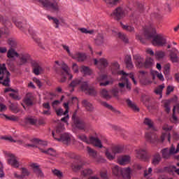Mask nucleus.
Here are the masks:
<instances>
[{"instance_id":"5701e85b","label":"nucleus","mask_w":179,"mask_h":179,"mask_svg":"<svg viewBox=\"0 0 179 179\" xmlns=\"http://www.w3.org/2000/svg\"><path fill=\"white\" fill-rule=\"evenodd\" d=\"M82 104L83 107H85L87 110V111H90V113H92L93 110H94V107H93V104H92L90 102L87 101V100L84 99L82 101Z\"/></svg>"},{"instance_id":"aec40b11","label":"nucleus","mask_w":179,"mask_h":179,"mask_svg":"<svg viewBox=\"0 0 179 179\" xmlns=\"http://www.w3.org/2000/svg\"><path fill=\"white\" fill-rule=\"evenodd\" d=\"M124 62L127 69H132L134 68V64H132V57L131 55H127L124 58Z\"/></svg>"},{"instance_id":"a19ab883","label":"nucleus","mask_w":179,"mask_h":179,"mask_svg":"<svg viewBox=\"0 0 179 179\" xmlns=\"http://www.w3.org/2000/svg\"><path fill=\"white\" fill-rule=\"evenodd\" d=\"M177 167L174 165H170L169 166H165L164 168V171H166V173H174V170H176Z\"/></svg>"},{"instance_id":"a18cd8bd","label":"nucleus","mask_w":179,"mask_h":179,"mask_svg":"<svg viewBox=\"0 0 179 179\" xmlns=\"http://www.w3.org/2000/svg\"><path fill=\"white\" fill-rule=\"evenodd\" d=\"M164 88V84L159 85L157 89L155 90V94H159L162 96V94L163 93V89Z\"/></svg>"},{"instance_id":"473e14b6","label":"nucleus","mask_w":179,"mask_h":179,"mask_svg":"<svg viewBox=\"0 0 179 179\" xmlns=\"http://www.w3.org/2000/svg\"><path fill=\"white\" fill-rule=\"evenodd\" d=\"M117 38H120V40H122L124 43H128V38L127 37V35H125L124 33L122 32H115Z\"/></svg>"},{"instance_id":"6e6552de","label":"nucleus","mask_w":179,"mask_h":179,"mask_svg":"<svg viewBox=\"0 0 179 179\" xmlns=\"http://www.w3.org/2000/svg\"><path fill=\"white\" fill-rule=\"evenodd\" d=\"M30 166L38 178H44V173H43V171L41 170V168H40L39 165L36 163H33L30 165Z\"/></svg>"},{"instance_id":"39448f33","label":"nucleus","mask_w":179,"mask_h":179,"mask_svg":"<svg viewBox=\"0 0 179 179\" xmlns=\"http://www.w3.org/2000/svg\"><path fill=\"white\" fill-rule=\"evenodd\" d=\"M110 69L112 72V75H122L123 76H127L128 75V73L124 71H119L120 64H118V62H113L110 63Z\"/></svg>"},{"instance_id":"9d476101","label":"nucleus","mask_w":179,"mask_h":179,"mask_svg":"<svg viewBox=\"0 0 179 179\" xmlns=\"http://www.w3.org/2000/svg\"><path fill=\"white\" fill-rule=\"evenodd\" d=\"M134 59H135L134 64L136 68H138V69H142V68H143L145 59L140 55H134Z\"/></svg>"},{"instance_id":"1a4fd4ad","label":"nucleus","mask_w":179,"mask_h":179,"mask_svg":"<svg viewBox=\"0 0 179 179\" xmlns=\"http://www.w3.org/2000/svg\"><path fill=\"white\" fill-rule=\"evenodd\" d=\"M7 155L10 157L8 159V164L14 167V169H17L20 166L19 161L17 159V157H16L13 154H8Z\"/></svg>"},{"instance_id":"bf43d9fd","label":"nucleus","mask_w":179,"mask_h":179,"mask_svg":"<svg viewBox=\"0 0 179 179\" xmlns=\"http://www.w3.org/2000/svg\"><path fill=\"white\" fill-rule=\"evenodd\" d=\"M119 1L120 0H103V2H106V3H107V5H113V6L117 5Z\"/></svg>"},{"instance_id":"8fccbe9b","label":"nucleus","mask_w":179,"mask_h":179,"mask_svg":"<svg viewBox=\"0 0 179 179\" xmlns=\"http://www.w3.org/2000/svg\"><path fill=\"white\" fill-rule=\"evenodd\" d=\"M140 159H142V160H145L148 158V155H146V151L145 150H141L138 152Z\"/></svg>"},{"instance_id":"6ab92c4d","label":"nucleus","mask_w":179,"mask_h":179,"mask_svg":"<svg viewBox=\"0 0 179 179\" xmlns=\"http://www.w3.org/2000/svg\"><path fill=\"white\" fill-rule=\"evenodd\" d=\"M90 142L91 143H94V146H96V148H99L100 149L103 148L101 141H100V139H99L98 138L91 136L90 138Z\"/></svg>"},{"instance_id":"de8ad7c7","label":"nucleus","mask_w":179,"mask_h":179,"mask_svg":"<svg viewBox=\"0 0 179 179\" xmlns=\"http://www.w3.org/2000/svg\"><path fill=\"white\" fill-rule=\"evenodd\" d=\"M8 45H10L11 48H15V47L17 45V43L16 42V40L12 38H10L8 40Z\"/></svg>"},{"instance_id":"603ef678","label":"nucleus","mask_w":179,"mask_h":179,"mask_svg":"<svg viewBox=\"0 0 179 179\" xmlns=\"http://www.w3.org/2000/svg\"><path fill=\"white\" fill-rule=\"evenodd\" d=\"M93 174V171L90 169H85L82 171V175L84 177H87V176H92Z\"/></svg>"},{"instance_id":"72a5a7b5","label":"nucleus","mask_w":179,"mask_h":179,"mask_svg":"<svg viewBox=\"0 0 179 179\" xmlns=\"http://www.w3.org/2000/svg\"><path fill=\"white\" fill-rule=\"evenodd\" d=\"M144 124L145 125H148V128L152 129V131H157V129H156V127L153 126V122H152V120L145 117L144 120Z\"/></svg>"},{"instance_id":"423d86ee","label":"nucleus","mask_w":179,"mask_h":179,"mask_svg":"<svg viewBox=\"0 0 179 179\" xmlns=\"http://www.w3.org/2000/svg\"><path fill=\"white\" fill-rule=\"evenodd\" d=\"M31 66L32 68V72L36 76H38L43 72V67L40 65V62H37L36 60L31 59L30 62Z\"/></svg>"},{"instance_id":"864d4df0","label":"nucleus","mask_w":179,"mask_h":179,"mask_svg":"<svg viewBox=\"0 0 179 179\" xmlns=\"http://www.w3.org/2000/svg\"><path fill=\"white\" fill-rule=\"evenodd\" d=\"M164 73L165 76H169L170 75V64H167L164 66Z\"/></svg>"},{"instance_id":"0e129e2a","label":"nucleus","mask_w":179,"mask_h":179,"mask_svg":"<svg viewBox=\"0 0 179 179\" xmlns=\"http://www.w3.org/2000/svg\"><path fill=\"white\" fill-rule=\"evenodd\" d=\"M0 139H3V141H8L9 142H13L14 143L16 142V141H15L12 136H1Z\"/></svg>"},{"instance_id":"13d9d810","label":"nucleus","mask_w":179,"mask_h":179,"mask_svg":"<svg viewBox=\"0 0 179 179\" xmlns=\"http://www.w3.org/2000/svg\"><path fill=\"white\" fill-rule=\"evenodd\" d=\"M52 173L55 176H56L59 178H62V177H64V174L59 170L55 169L52 171Z\"/></svg>"},{"instance_id":"393cba45","label":"nucleus","mask_w":179,"mask_h":179,"mask_svg":"<svg viewBox=\"0 0 179 179\" xmlns=\"http://www.w3.org/2000/svg\"><path fill=\"white\" fill-rule=\"evenodd\" d=\"M86 55L84 53H76L73 56V59H77L78 62H83L86 59Z\"/></svg>"},{"instance_id":"c03bdc74","label":"nucleus","mask_w":179,"mask_h":179,"mask_svg":"<svg viewBox=\"0 0 179 179\" xmlns=\"http://www.w3.org/2000/svg\"><path fill=\"white\" fill-rule=\"evenodd\" d=\"M90 86H89V83L87 81L82 82L80 89L83 92H86Z\"/></svg>"},{"instance_id":"c85d7f7f","label":"nucleus","mask_w":179,"mask_h":179,"mask_svg":"<svg viewBox=\"0 0 179 179\" xmlns=\"http://www.w3.org/2000/svg\"><path fill=\"white\" fill-rule=\"evenodd\" d=\"M85 94H88V96H92L94 97L97 95V91L94 87L90 86L89 89L85 91Z\"/></svg>"},{"instance_id":"a211bd4d","label":"nucleus","mask_w":179,"mask_h":179,"mask_svg":"<svg viewBox=\"0 0 179 179\" xmlns=\"http://www.w3.org/2000/svg\"><path fill=\"white\" fill-rule=\"evenodd\" d=\"M126 103H127L128 107H129V108H131V110H133V111H134V113H139V111H140L139 108L136 106V104L133 103L132 101H131V99H127L126 100Z\"/></svg>"},{"instance_id":"ddd939ff","label":"nucleus","mask_w":179,"mask_h":179,"mask_svg":"<svg viewBox=\"0 0 179 179\" xmlns=\"http://www.w3.org/2000/svg\"><path fill=\"white\" fill-rule=\"evenodd\" d=\"M20 61V66L26 65L29 61L30 62H31V56L29 53L21 54Z\"/></svg>"},{"instance_id":"680f3d73","label":"nucleus","mask_w":179,"mask_h":179,"mask_svg":"<svg viewBox=\"0 0 179 179\" xmlns=\"http://www.w3.org/2000/svg\"><path fill=\"white\" fill-rule=\"evenodd\" d=\"M0 71H1V75H5V72L6 73V75H8V72H9L8 71V69H6V64H3L2 66H0Z\"/></svg>"},{"instance_id":"cd10ccee","label":"nucleus","mask_w":179,"mask_h":179,"mask_svg":"<svg viewBox=\"0 0 179 179\" xmlns=\"http://www.w3.org/2000/svg\"><path fill=\"white\" fill-rule=\"evenodd\" d=\"M1 85H3V86H6L7 87L10 86V73L9 71H7L6 78L3 80V81H1Z\"/></svg>"},{"instance_id":"e2e57ef3","label":"nucleus","mask_w":179,"mask_h":179,"mask_svg":"<svg viewBox=\"0 0 179 179\" xmlns=\"http://www.w3.org/2000/svg\"><path fill=\"white\" fill-rule=\"evenodd\" d=\"M24 103L26 104V106H27V107H30L34 104L33 99H24Z\"/></svg>"},{"instance_id":"7ed1b4c3","label":"nucleus","mask_w":179,"mask_h":179,"mask_svg":"<svg viewBox=\"0 0 179 179\" xmlns=\"http://www.w3.org/2000/svg\"><path fill=\"white\" fill-rule=\"evenodd\" d=\"M52 135L58 142H62L63 145H66V146H69L71 145V136L68 133H64L63 134H60L58 137H55V131H52Z\"/></svg>"},{"instance_id":"4d7b16f0","label":"nucleus","mask_w":179,"mask_h":179,"mask_svg":"<svg viewBox=\"0 0 179 179\" xmlns=\"http://www.w3.org/2000/svg\"><path fill=\"white\" fill-rule=\"evenodd\" d=\"M103 43H104V37H103V36H99L95 41L96 45H101Z\"/></svg>"},{"instance_id":"ea45409f","label":"nucleus","mask_w":179,"mask_h":179,"mask_svg":"<svg viewBox=\"0 0 179 179\" xmlns=\"http://www.w3.org/2000/svg\"><path fill=\"white\" fill-rule=\"evenodd\" d=\"M81 72H83L85 75H92V69L89 66H82Z\"/></svg>"},{"instance_id":"6e6d98bb","label":"nucleus","mask_w":179,"mask_h":179,"mask_svg":"<svg viewBox=\"0 0 179 179\" xmlns=\"http://www.w3.org/2000/svg\"><path fill=\"white\" fill-rule=\"evenodd\" d=\"M122 29L124 30H126L127 31H129L130 33H132V31H135V28L129 25H122Z\"/></svg>"},{"instance_id":"4c0bfd02","label":"nucleus","mask_w":179,"mask_h":179,"mask_svg":"<svg viewBox=\"0 0 179 179\" xmlns=\"http://www.w3.org/2000/svg\"><path fill=\"white\" fill-rule=\"evenodd\" d=\"M82 79L76 78L69 84L70 87H76L78 85H81Z\"/></svg>"},{"instance_id":"69168bd1","label":"nucleus","mask_w":179,"mask_h":179,"mask_svg":"<svg viewBox=\"0 0 179 179\" xmlns=\"http://www.w3.org/2000/svg\"><path fill=\"white\" fill-rule=\"evenodd\" d=\"M33 82H34V83H36L39 89H41V87H43V84L41 83V81H40V80L38 79L37 78H34Z\"/></svg>"},{"instance_id":"f257e3e1","label":"nucleus","mask_w":179,"mask_h":179,"mask_svg":"<svg viewBox=\"0 0 179 179\" xmlns=\"http://www.w3.org/2000/svg\"><path fill=\"white\" fill-rule=\"evenodd\" d=\"M144 36L146 40H152V45L164 47L167 44V39L162 34H157L155 24H150V26L144 29Z\"/></svg>"},{"instance_id":"3c124183","label":"nucleus","mask_w":179,"mask_h":179,"mask_svg":"<svg viewBox=\"0 0 179 179\" xmlns=\"http://www.w3.org/2000/svg\"><path fill=\"white\" fill-rule=\"evenodd\" d=\"M1 115H3V117H5V118H6V120H8L9 121H19V117L15 115L8 116L5 114H2Z\"/></svg>"},{"instance_id":"bb28decb","label":"nucleus","mask_w":179,"mask_h":179,"mask_svg":"<svg viewBox=\"0 0 179 179\" xmlns=\"http://www.w3.org/2000/svg\"><path fill=\"white\" fill-rule=\"evenodd\" d=\"M83 166H85V162L82 160H78L77 164L73 165V170L74 171H79V170H81V169H83Z\"/></svg>"},{"instance_id":"0eeeda50","label":"nucleus","mask_w":179,"mask_h":179,"mask_svg":"<svg viewBox=\"0 0 179 179\" xmlns=\"http://www.w3.org/2000/svg\"><path fill=\"white\" fill-rule=\"evenodd\" d=\"M110 16L115 19V20H121L125 16L124 9L121 7L116 8L113 12L110 14Z\"/></svg>"},{"instance_id":"20e7f679","label":"nucleus","mask_w":179,"mask_h":179,"mask_svg":"<svg viewBox=\"0 0 179 179\" xmlns=\"http://www.w3.org/2000/svg\"><path fill=\"white\" fill-rule=\"evenodd\" d=\"M118 153H122V148L116 146L112 148L111 152L108 150H106L105 152L106 157L108 160H114L115 155Z\"/></svg>"},{"instance_id":"4468645a","label":"nucleus","mask_w":179,"mask_h":179,"mask_svg":"<svg viewBox=\"0 0 179 179\" xmlns=\"http://www.w3.org/2000/svg\"><path fill=\"white\" fill-rule=\"evenodd\" d=\"M168 51L169 52V58L171 62H178V56H177L178 50L176 49V48H173L172 50H169Z\"/></svg>"},{"instance_id":"dca6fc26","label":"nucleus","mask_w":179,"mask_h":179,"mask_svg":"<svg viewBox=\"0 0 179 179\" xmlns=\"http://www.w3.org/2000/svg\"><path fill=\"white\" fill-rule=\"evenodd\" d=\"M161 162L162 156H160L159 152H156L154 155H152V164H153V166H157L160 164Z\"/></svg>"},{"instance_id":"c756f323","label":"nucleus","mask_w":179,"mask_h":179,"mask_svg":"<svg viewBox=\"0 0 179 179\" xmlns=\"http://www.w3.org/2000/svg\"><path fill=\"white\" fill-rule=\"evenodd\" d=\"M13 22L15 23V26L18 27L20 30H24V28L26 27V24H27V21L24 20V23L20 22V21H16L15 20H13Z\"/></svg>"},{"instance_id":"58836bf2","label":"nucleus","mask_w":179,"mask_h":179,"mask_svg":"<svg viewBox=\"0 0 179 179\" xmlns=\"http://www.w3.org/2000/svg\"><path fill=\"white\" fill-rule=\"evenodd\" d=\"M9 109L11 111H13V113H15V114H17V113H19L20 111V110L17 107V104L13 103H10V105L9 106Z\"/></svg>"},{"instance_id":"f03ea898","label":"nucleus","mask_w":179,"mask_h":179,"mask_svg":"<svg viewBox=\"0 0 179 179\" xmlns=\"http://www.w3.org/2000/svg\"><path fill=\"white\" fill-rule=\"evenodd\" d=\"M72 121L78 129L80 131L86 128V122H85V119L83 117L76 115V111L73 113Z\"/></svg>"},{"instance_id":"37998d69","label":"nucleus","mask_w":179,"mask_h":179,"mask_svg":"<svg viewBox=\"0 0 179 179\" xmlns=\"http://www.w3.org/2000/svg\"><path fill=\"white\" fill-rule=\"evenodd\" d=\"M101 106H103V107L108 108V110L113 111V113H115V111H117V110H115V108H114V107H113V106L107 103V102H106V101H101Z\"/></svg>"},{"instance_id":"9b49d317","label":"nucleus","mask_w":179,"mask_h":179,"mask_svg":"<svg viewBox=\"0 0 179 179\" xmlns=\"http://www.w3.org/2000/svg\"><path fill=\"white\" fill-rule=\"evenodd\" d=\"M122 81L124 83H119L118 85L119 87H120L122 89H123V87H125V85H126V89L128 90V92H131V89L132 86V84H131V83H129V80L125 77V76H123L122 77Z\"/></svg>"},{"instance_id":"5fc2aeb1","label":"nucleus","mask_w":179,"mask_h":179,"mask_svg":"<svg viewBox=\"0 0 179 179\" xmlns=\"http://www.w3.org/2000/svg\"><path fill=\"white\" fill-rule=\"evenodd\" d=\"M99 64H101V65L103 66V68H107V66H108V62L107 61V59H104V58L100 59Z\"/></svg>"},{"instance_id":"e433bc0d","label":"nucleus","mask_w":179,"mask_h":179,"mask_svg":"<svg viewBox=\"0 0 179 179\" xmlns=\"http://www.w3.org/2000/svg\"><path fill=\"white\" fill-rule=\"evenodd\" d=\"M156 59H163L166 57V52L162 50L156 51L155 53Z\"/></svg>"},{"instance_id":"79ce46f5","label":"nucleus","mask_w":179,"mask_h":179,"mask_svg":"<svg viewBox=\"0 0 179 179\" xmlns=\"http://www.w3.org/2000/svg\"><path fill=\"white\" fill-rule=\"evenodd\" d=\"M171 101H166L164 102V107L165 108V111L167 114H169L170 111H171V108H170V104H171Z\"/></svg>"},{"instance_id":"f3484780","label":"nucleus","mask_w":179,"mask_h":179,"mask_svg":"<svg viewBox=\"0 0 179 179\" xmlns=\"http://www.w3.org/2000/svg\"><path fill=\"white\" fill-rule=\"evenodd\" d=\"M64 131H65V127L62 123H59L55 129V137H59L60 135H62V132H64Z\"/></svg>"},{"instance_id":"338daca9","label":"nucleus","mask_w":179,"mask_h":179,"mask_svg":"<svg viewBox=\"0 0 179 179\" xmlns=\"http://www.w3.org/2000/svg\"><path fill=\"white\" fill-rule=\"evenodd\" d=\"M78 138H80L83 142H85V143H89V141L87 140V136H86V135H80L78 136Z\"/></svg>"},{"instance_id":"052dcab7","label":"nucleus","mask_w":179,"mask_h":179,"mask_svg":"<svg viewBox=\"0 0 179 179\" xmlns=\"http://www.w3.org/2000/svg\"><path fill=\"white\" fill-rule=\"evenodd\" d=\"M37 121L31 117L26 118V124H30V125H36Z\"/></svg>"},{"instance_id":"f704fd0d","label":"nucleus","mask_w":179,"mask_h":179,"mask_svg":"<svg viewBox=\"0 0 179 179\" xmlns=\"http://www.w3.org/2000/svg\"><path fill=\"white\" fill-rule=\"evenodd\" d=\"M87 151L91 157L93 159H97V151L93 150L90 147H87Z\"/></svg>"},{"instance_id":"09e8293b","label":"nucleus","mask_w":179,"mask_h":179,"mask_svg":"<svg viewBox=\"0 0 179 179\" xmlns=\"http://www.w3.org/2000/svg\"><path fill=\"white\" fill-rule=\"evenodd\" d=\"M47 17L49 20H53L54 23L56 24V26H55L56 29H58V27H59V19L55 18L54 17H51L50 15H48Z\"/></svg>"},{"instance_id":"2eb2a0df","label":"nucleus","mask_w":179,"mask_h":179,"mask_svg":"<svg viewBox=\"0 0 179 179\" xmlns=\"http://www.w3.org/2000/svg\"><path fill=\"white\" fill-rule=\"evenodd\" d=\"M131 168L127 167V168H123L122 169L121 177H122L123 179H131Z\"/></svg>"},{"instance_id":"412c9836","label":"nucleus","mask_w":179,"mask_h":179,"mask_svg":"<svg viewBox=\"0 0 179 179\" xmlns=\"http://www.w3.org/2000/svg\"><path fill=\"white\" fill-rule=\"evenodd\" d=\"M153 66V59L152 57H147L144 60L143 68L145 69H150Z\"/></svg>"},{"instance_id":"774afa93","label":"nucleus","mask_w":179,"mask_h":179,"mask_svg":"<svg viewBox=\"0 0 179 179\" xmlns=\"http://www.w3.org/2000/svg\"><path fill=\"white\" fill-rule=\"evenodd\" d=\"M108 76L106 74H102L98 78L99 82H103L104 80H107Z\"/></svg>"},{"instance_id":"49530a36","label":"nucleus","mask_w":179,"mask_h":179,"mask_svg":"<svg viewBox=\"0 0 179 179\" xmlns=\"http://www.w3.org/2000/svg\"><path fill=\"white\" fill-rule=\"evenodd\" d=\"M145 138L148 142H150V143H155V142H156V136H155V138H152V134H150V133L145 134Z\"/></svg>"},{"instance_id":"2f4dec72","label":"nucleus","mask_w":179,"mask_h":179,"mask_svg":"<svg viewBox=\"0 0 179 179\" xmlns=\"http://www.w3.org/2000/svg\"><path fill=\"white\" fill-rule=\"evenodd\" d=\"M161 153H162L163 159H166V160L170 159L171 154L170 151H169V148H164L161 150Z\"/></svg>"},{"instance_id":"4be33fe9","label":"nucleus","mask_w":179,"mask_h":179,"mask_svg":"<svg viewBox=\"0 0 179 179\" xmlns=\"http://www.w3.org/2000/svg\"><path fill=\"white\" fill-rule=\"evenodd\" d=\"M122 169L123 168H121L118 166H115L112 169V173H113V176L120 178V177H121V174L122 173Z\"/></svg>"},{"instance_id":"a878e982","label":"nucleus","mask_w":179,"mask_h":179,"mask_svg":"<svg viewBox=\"0 0 179 179\" xmlns=\"http://www.w3.org/2000/svg\"><path fill=\"white\" fill-rule=\"evenodd\" d=\"M16 57L19 58V53L13 48H10L7 52V57L9 59L14 58Z\"/></svg>"},{"instance_id":"7c9ffc66","label":"nucleus","mask_w":179,"mask_h":179,"mask_svg":"<svg viewBox=\"0 0 179 179\" xmlns=\"http://www.w3.org/2000/svg\"><path fill=\"white\" fill-rule=\"evenodd\" d=\"M129 162H131V157L124 155L120 160H119V164H120V166H125V164L129 163Z\"/></svg>"},{"instance_id":"f8f14e48","label":"nucleus","mask_w":179,"mask_h":179,"mask_svg":"<svg viewBox=\"0 0 179 179\" xmlns=\"http://www.w3.org/2000/svg\"><path fill=\"white\" fill-rule=\"evenodd\" d=\"M0 23H2L5 26L4 29L1 31V33L3 34H8V27H6V26H10V21H9L8 18H5L1 15H0Z\"/></svg>"},{"instance_id":"b1692460","label":"nucleus","mask_w":179,"mask_h":179,"mask_svg":"<svg viewBox=\"0 0 179 179\" xmlns=\"http://www.w3.org/2000/svg\"><path fill=\"white\" fill-rule=\"evenodd\" d=\"M42 153H45V155H49L50 156H52L53 157H57V151L54 150V148H48L47 150H44L41 148H39Z\"/></svg>"},{"instance_id":"c9c22d12","label":"nucleus","mask_w":179,"mask_h":179,"mask_svg":"<svg viewBox=\"0 0 179 179\" xmlns=\"http://www.w3.org/2000/svg\"><path fill=\"white\" fill-rule=\"evenodd\" d=\"M100 93L101 97H103V99H105V100H110L111 99V95L108 94V91L107 90L103 89Z\"/></svg>"}]
</instances>
